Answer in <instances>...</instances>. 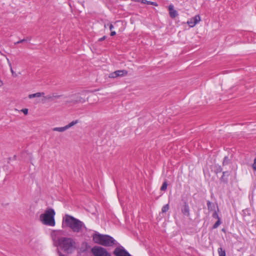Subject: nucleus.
Listing matches in <instances>:
<instances>
[{
  "label": "nucleus",
  "mask_w": 256,
  "mask_h": 256,
  "mask_svg": "<svg viewBox=\"0 0 256 256\" xmlns=\"http://www.w3.org/2000/svg\"><path fill=\"white\" fill-rule=\"evenodd\" d=\"M60 230H54L51 233V236L54 242L61 247L63 250L68 253L72 254L76 248L75 241L70 238H60Z\"/></svg>",
  "instance_id": "obj_1"
},
{
  "label": "nucleus",
  "mask_w": 256,
  "mask_h": 256,
  "mask_svg": "<svg viewBox=\"0 0 256 256\" xmlns=\"http://www.w3.org/2000/svg\"><path fill=\"white\" fill-rule=\"evenodd\" d=\"M62 226L68 228L76 233H81L86 230L82 222L68 214H66L63 218Z\"/></svg>",
  "instance_id": "obj_2"
},
{
  "label": "nucleus",
  "mask_w": 256,
  "mask_h": 256,
  "mask_svg": "<svg viewBox=\"0 0 256 256\" xmlns=\"http://www.w3.org/2000/svg\"><path fill=\"white\" fill-rule=\"evenodd\" d=\"M94 242L104 246H112L116 244V240L111 236L96 232L92 236Z\"/></svg>",
  "instance_id": "obj_3"
},
{
  "label": "nucleus",
  "mask_w": 256,
  "mask_h": 256,
  "mask_svg": "<svg viewBox=\"0 0 256 256\" xmlns=\"http://www.w3.org/2000/svg\"><path fill=\"white\" fill-rule=\"evenodd\" d=\"M55 214L56 212L53 208H48L46 210L44 214H40V220L45 225L52 226H54L56 224L54 220Z\"/></svg>",
  "instance_id": "obj_4"
},
{
  "label": "nucleus",
  "mask_w": 256,
  "mask_h": 256,
  "mask_svg": "<svg viewBox=\"0 0 256 256\" xmlns=\"http://www.w3.org/2000/svg\"><path fill=\"white\" fill-rule=\"evenodd\" d=\"M91 252L94 256H112L106 248L99 246H96L92 248Z\"/></svg>",
  "instance_id": "obj_5"
},
{
  "label": "nucleus",
  "mask_w": 256,
  "mask_h": 256,
  "mask_svg": "<svg viewBox=\"0 0 256 256\" xmlns=\"http://www.w3.org/2000/svg\"><path fill=\"white\" fill-rule=\"evenodd\" d=\"M115 256H131V255L124 248L120 246L116 248L113 252Z\"/></svg>",
  "instance_id": "obj_6"
},
{
  "label": "nucleus",
  "mask_w": 256,
  "mask_h": 256,
  "mask_svg": "<svg viewBox=\"0 0 256 256\" xmlns=\"http://www.w3.org/2000/svg\"><path fill=\"white\" fill-rule=\"evenodd\" d=\"M72 98L70 100L67 102L72 104L84 103L86 102L85 98L82 97L80 94H74L72 95Z\"/></svg>",
  "instance_id": "obj_7"
},
{
  "label": "nucleus",
  "mask_w": 256,
  "mask_h": 256,
  "mask_svg": "<svg viewBox=\"0 0 256 256\" xmlns=\"http://www.w3.org/2000/svg\"><path fill=\"white\" fill-rule=\"evenodd\" d=\"M128 72L126 70H118L112 72L109 75L110 78H116L118 76H126Z\"/></svg>",
  "instance_id": "obj_8"
},
{
  "label": "nucleus",
  "mask_w": 256,
  "mask_h": 256,
  "mask_svg": "<svg viewBox=\"0 0 256 256\" xmlns=\"http://www.w3.org/2000/svg\"><path fill=\"white\" fill-rule=\"evenodd\" d=\"M200 20V18L199 15H196L194 18H190L188 21L187 23L190 27H194Z\"/></svg>",
  "instance_id": "obj_9"
},
{
  "label": "nucleus",
  "mask_w": 256,
  "mask_h": 256,
  "mask_svg": "<svg viewBox=\"0 0 256 256\" xmlns=\"http://www.w3.org/2000/svg\"><path fill=\"white\" fill-rule=\"evenodd\" d=\"M168 10L170 16L172 18H174L178 16V12L176 10L174 9V6L172 4H170L168 6Z\"/></svg>",
  "instance_id": "obj_10"
},
{
  "label": "nucleus",
  "mask_w": 256,
  "mask_h": 256,
  "mask_svg": "<svg viewBox=\"0 0 256 256\" xmlns=\"http://www.w3.org/2000/svg\"><path fill=\"white\" fill-rule=\"evenodd\" d=\"M182 212L186 216H190V208L188 204L186 202H184V205L182 210Z\"/></svg>",
  "instance_id": "obj_11"
},
{
  "label": "nucleus",
  "mask_w": 256,
  "mask_h": 256,
  "mask_svg": "<svg viewBox=\"0 0 256 256\" xmlns=\"http://www.w3.org/2000/svg\"><path fill=\"white\" fill-rule=\"evenodd\" d=\"M230 175V173L228 171L224 172L222 173V176L220 178V180L224 183H228V176Z\"/></svg>",
  "instance_id": "obj_12"
},
{
  "label": "nucleus",
  "mask_w": 256,
  "mask_h": 256,
  "mask_svg": "<svg viewBox=\"0 0 256 256\" xmlns=\"http://www.w3.org/2000/svg\"><path fill=\"white\" fill-rule=\"evenodd\" d=\"M208 208L209 211H214L216 210V205L214 204L208 200L207 202Z\"/></svg>",
  "instance_id": "obj_13"
},
{
  "label": "nucleus",
  "mask_w": 256,
  "mask_h": 256,
  "mask_svg": "<svg viewBox=\"0 0 256 256\" xmlns=\"http://www.w3.org/2000/svg\"><path fill=\"white\" fill-rule=\"evenodd\" d=\"M44 94V92H36L33 94H30L28 95V98H32L36 97H40L42 96H43Z\"/></svg>",
  "instance_id": "obj_14"
},
{
  "label": "nucleus",
  "mask_w": 256,
  "mask_h": 256,
  "mask_svg": "<svg viewBox=\"0 0 256 256\" xmlns=\"http://www.w3.org/2000/svg\"><path fill=\"white\" fill-rule=\"evenodd\" d=\"M66 130V126L64 127H56L52 128L53 131L59 132H63Z\"/></svg>",
  "instance_id": "obj_15"
},
{
  "label": "nucleus",
  "mask_w": 256,
  "mask_h": 256,
  "mask_svg": "<svg viewBox=\"0 0 256 256\" xmlns=\"http://www.w3.org/2000/svg\"><path fill=\"white\" fill-rule=\"evenodd\" d=\"M78 122V120H73L72 122H70L68 124L66 125L65 126L66 128V130L68 129L69 128H71L72 126H74V125L76 124Z\"/></svg>",
  "instance_id": "obj_16"
},
{
  "label": "nucleus",
  "mask_w": 256,
  "mask_h": 256,
  "mask_svg": "<svg viewBox=\"0 0 256 256\" xmlns=\"http://www.w3.org/2000/svg\"><path fill=\"white\" fill-rule=\"evenodd\" d=\"M141 2L144 4H151L155 6H158V4L156 2L148 1L146 0H142Z\"/></svg>",
  "instance_id": "obj_17"
},
{
  "label": "nucleus",
  "mask_w": 256,
  "mask_h": 256,
  "mask_svg": "<svg viewBox=\"0 0 256 256\" xmlns=\"http://www.w3.org/2000/svg\"><path fill=\"white\" fill-rule=\"evenodd\" d=\"M218 252L219 254V256H226L225 250H224L222 248H218Z\"/></svg>",
  "instance_id": "obj_18"
},
{
  "label": "nucleus",
  "mask_w": 256,
  "mask_h": 256,
  "mask_svg": "<svg viewBox=\"0 0 256 256\" xmlns=\"http://www.w3.org/2000/svg\"><path fill=\"white\" fill-rule=\"evenodd\" d=\"M167 186H168V183H167V182L166 181H164L161 188H160V190L162 191H165L167 189Z\"/></svg>",
  "instance_id": "obj_19"
},
{
  "label": "nucleus",
  "mask_w": 256,
  "mask_h": 256,
  "mask_svg": "<svg viewBox=\"0 0 256 256\" xmlns=\"http://www.w3.org/2000/svg\"><path fill=\"white\" fill-rule=\"evenodd\" d=\"M168 210H169V205H168V204H166L162 206V213H165L166 212H168Z\"/></svg>",
  "instance_id": "obj_20"
},
{
  "label": "nucleus",
  "mask_w": 256,
  "mask_h": 256,
  "mask_svg": "<svg viewBox=\"0 0 256 256\" xmlns=\"http://www.w3.org/2000/svg\"><path fill=\"white\" fill-rule=\"evenodd\" d=\"M222 222L220 220V218H218L216 222L213 225L212 228L215 229L218 228V226L221 224Z\"/></svg>",
  "instance_id": "obj_21"
},
{
  "label": "nucleus",
  "mask_w": 256,
  "mask_h": 256,
  "mask_svg": "<svg viewBox=\"0 0 256 256\" xmlns=\"http://www.w3.org/2000/svg\"><path fill=\"white\" fill-rule=\"evenodd\" d=\"M230 159L228 158V156H226L224 158V160H223V162H222V164H223L224 166V165L228 164L230 163Z\"/></svg>",
  "instance_id": "obj_22"
},
{
  "label": "nucleus",
  "mask_w": 256,
  "mask_h": 256,
  "mask_svg": "<svg viewBox=\"0 0 256 256\" xmlns=\"http://www.w3.org/2000/svg\"><path fill=\"white\" fill-rule=\"evenodd\" d=\"M8 60V65H9V66L10 67V72H11L12 74V75L14 76V77L16 76V74L14 72V70H12V64H11L10 62Z\"/></svg>",
  "instance_id": "obj_23"
},
{
  "label": "nucleus",
  "mask_w": 256,
  "mask_h": 256,
  "mask_svg": "<svg viewBox=\"0 0 256 256\" xmlns=\"http://www.w3.org/2000/svg\"><path fill=\"white\" fill-rule=\"evenodd\" d=\"M212 216L213 218L218 220V218H220L218 214V212L217 211L214 210L212 214Z\"/></svg>",
  "instance_id": "obj_24"
},
{
  "label": "nucleus",
  "mask_w": 256,
  "mask_h": 256,
  "mask_svg": "<svg viewBox=\"0 0 256 256\" xmlns=\"http://www.w3.org/2000/svg\"><path fill=\"white\" fill-rule=\"evenodd\" d=\"M44 98L46 99H47V100H52L54 99L53 96H50V95L46 96L44 97Z\"/></svg>",
  "instance_id": "obj_25"
},
{
  "label": "nucleus",
  "mask_w": 256,
  "mask_h": 256,
  "mask_svg": "<svg viewBox=\"0 0 256 256\" xmlns=\"http://www.w3.org/2000/svg\"><path fill=\"white\" fill-rule=\"evenodd\" d=\"M21 111L25 114L26 115L28 114V109L24 108L21 110Z\"/></svg>",
  "instance_id": "obj_26"
},
{
  "label": "nucleus",
  "mask_w": 256,
  "mask_h": 256,
  "mask_svg": "<svg viewBox=\"0 0 256 256\" xmlns=\"http://www.w3.org/2000/svg\"><path fill=\"white\" fill-rule=\"evenodd\" d=\"M252 168L254 170H256V158L254 160V162L252 164Z\"/></svg>",
  "instance_id": "obj_27"
},
{
  "label": "nucleus",
  "mask_w": 256,
  "mask_h": 256,
  "mask_svg": "<svg viewBox=\"0 0 256 256\" xmlns=\"http://www.w3.org/2000/svg\"><path fill=\"white\" fill-rule=\"evenodd\" d=\"M26 40L25 39H22V40H21L18 42H16L15 43V44H20V43H22L24 42H26Z\"/></svg>",
  "instance_id": "obj_28"
},
{
  "label": "nucleus",
  "mask_w": 256,
  "mask_h": 256,
  "mask_svg": "<svg viewBox=\"0 0 256 256\" xmlns=\"http://www.w3.org/2000/svg\"><path fill=\"white\" fill-rule=\"evenodd\" d=\"M222 172V168L220 166L216 169V172Z\"/></svg>",
  "instance_id": "obj_29"
},
{
  "label": "nucleus",
  "mask_w": 256,
  "mask_h": 256,
  "mask_svg": "<svg viewBox=\"0 0 256 256\" xmlns=\"http://www.w3.org/2000/svg\"><path fill=\"white\" fill-rule=\"evenodd\" d=\"M106 36H102V38H100L98 40L100 42H102L106 38Z\"/></svg>",
  "instance_id": "obj_30"
},
{
  "label": "nucleus",
  "mask_w": 256,
  "mask_h": 256,
  "mask_svg": "<svg viewBox=\"0 0 256 256\" xmlns=\"http://www.w3.org/2000/svg\"><path fill=\"white\" fill-rule=\"evenodd\" d=\"M58 256H66L64 254H62L61 252H60L58 250Z\"/></svg>",
  "instance_id": "obj_31"
},
{
  "label": "nucleus",
  "mask_w": 256,
  "mask_h": 256,
  "mask_svg": "<svg viewBox=\"0 0 256 256\" xmlns=\"http://www.w3.org/2000/svg\"><path fill=\"white\" fill-rule=\"evenodd\" d=\"M54 96V98H60V96H60V95H56V96Z\"/></svg>",
  "instance_id": "obj_32"
},
{
  "label": "nucleus",
  "mask_w": 256,
  "mask_h": 256,
  "mask_svg": "<svg viewBox=\"0 0 256 256\" xmlns=\"http://www.w3.org/2000/svg\"><path fill=\"white\" fill-rule=\"evenodd\" d=\"M116 34V32L114 31H112L110 32V36H114Z\"/></svg>",
  "instance_id": "obj_33"
},
{
  "label": "nucleus",
  "mask_w": 256,
  "mask_h": 256,
  "mask_svg": "<svg viewBox=\"0 0 256 256\" xmlns=\"http://www.w3.org/2000/svg\"><path fill=\"white\" fill-rule=\"evenodd\" d=\"M109 28H110V30H112V29L114 28V26H113V25H112V24H110V25H109Z\"/></svg>",
  "instance_id": "obj_34"
},
{
  "label": "nucleus",
  "mask_w": 256,
  "mask_h": 256,
  "mask_svg": "<svg viewBox=\"0 0 256 256\" xmlns=\"http://www.w3.org/2000/svg\"><path fill=\"white\" fill-rule=\"evenodd\" d=\"M3 85V82L2 80H0V87Z\"/></svg>",
  "instance_id": "obj_35"
},
{
  "label": "nucleus",
  "mask_w": 256,
  "mask_h": 256,
  "mask_svg": "<svg viewBox=\"0 0 256 256\" xmlns=\"http://www.w3.org/2000/svg\"><path fill=\"white\" fill-rule=\"evenodd\" d=\"M217 210H218V206H217Z\"/></svg>",
  "instance_id": "obj_36"
},
{
  "label": "nucleus",
  "mask_w": 256,
  "mask_h": 256,
  "mask_svg": "<svg viewBox=\"0 0 256 256\" xmlns=\"http://www.w3.org/2000/svg\"><path fill=\"white\" fill-rule=\"evenodd\" d=\"M135 1H136V0H135Z\"/></svg>",
  "instance_id": "obj_37"
}]
</instances>
